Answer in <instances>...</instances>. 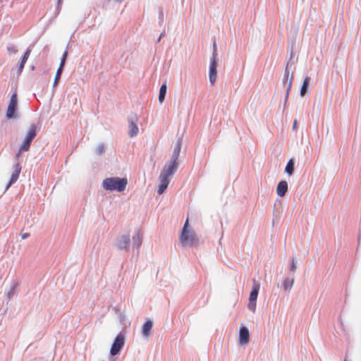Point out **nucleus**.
Masks as SVG:
<instances>
[{"label":"nucleus","mask_w":361,"mask_h":361,"mask_svg":"<svg viewBox=\"0 0 361 361\" xmlns=\"http://www.w3.org/2000/svg\"><path fill=\"white\" fill-rule=\"evenodd\" d=\"M127 184V178L118 177L107 178L102 182V186L106 190H116L118 192L124 191Z\"/></svg>","instance_id":"1"},{"label":"nucleus","mask_w":361,"mask_h":361,"mask_svg":"<svg viewBox=\"0 0 361 361\" xmlns=\"http://www.w3.org/2000/svg\"><path fill=\"white\" fill-rule=\"evenodd\" d=\"M180 242L183 245H193L198 243V238L195 231L189 228V221L186 219L185 224L183 227L180 235Z\"/></svg>","instance_id":"2"},{"label":"nucleus","mask_w":361,"mask_h":361,"mask_svg":"<svg viewBox=\"0 0 361 361\" xmlns=\"http://www.w3.org/2000/svg\"><path fill=\"white\" fill-rule=\"evenodd\" d=\"M180 152V147L179 145H177V146L174 149L173 154L170 163L169 164L168 166H166L163 169L160 174L169 178L176 171L178 166V159L179 157Z\"/></svg>","instance_id":"3"},{"label":"nucleus","mask_w":361,"mask_h":361,"mask_svg":"<svg viewBox=\"0 0 361 361\" xmlns=\"http://www.w3.org/2000/svg\"><path fill=\"white\" fill-rule=\"evenodd\" d=\"M217 51L216 44H214V50L212 53V58L209 65V81L212 85H214L216 80L217 76Z\"/></svg>","instance_id":"4"},{"label":"nucleus","mask_w":361,"mask_h":361,"mask_svg":"<svg viewBox=\"0 0 361 361\" xmlns=\"http://www.w3.org/2000/svg\"><path fill=\"white\" fill-rule=\"evenodd\" d=\"M125 341L126 338L123 334L119 333L116 336L110 349V354L111 356H115L119 353L121 348L125 345Z\"/></svg>","instance_id":"5"},{"label":"nucleus","mask_w":361,"mask_h":361,"mask_svg":"<svg viewBox=\"0 0 361 361\" xmlns=\"http://www.w3.org/2000/svg\"><path fill=\"white\" fill-rule=\"evenodd\" d=\"M254 285L252 287V290L250 294L249 298V303H248V308L249 310H252V312L255 311L256 309V301L259 293V290L260 288V284L257 282L255 280L253 281Z\"/></svg>","instance_id":"6"},{"label":"nucleus","mask_w":361,"mask_h":361,"mask_svg":"<svg viewBox=\"0 0 361 361\" xmlns=\"http://www.w3.org/2000/svg\"><path fill=\"white\" fill-rule=\"evenodd\" d=\"M36 126L35 124L31 125L29 128L28 133L26 137L20 146V151H28L32 140L36 136Z\"/></svg>","instance_id":"7"},{"label":"nucleus","mask_w":361,"mask_h":361,"mask_svg":"<svg viewBox=\"0 0 361 361\" xmlns=\"http://www.w3.org/2000/svg\"><path fill=\"white\" fill-rule=\"evenodd\" d=\"M18 104V98L16 93H13L11 95L10 102L6 111V117L8 118H12L16 116V111Z\"/></svg>","instance_id":"8"},{"label":"nucleus","mask_w":361,"mask_h":361,"mask_svg":"<svg viewBox=\"0 0 361 361\" xmlns=\"http://www.w3.org/2000/svg\"><path fill=\"white\" fill-rule=\"evenodd\" d=\"M130 239L129 235L121 236L116 243V247L118 250H127L130 246Z\"/></svg>","instance_id":"9"},{"label":"nucleus","mask_w":361,"mask_h":361,"mask_svg":"<svg viewBox=\"0 0 361 361\" xmlns=\"http://www.w3.org/2000/svg\"><path fill=\"white\" fill-rule=\"evenodd\" d=\"M250 341V333L248 329L243 326L240 329L239 342L241 345H246Z\"/></svg>","instance_id":"10"},{"label":"nucleus","mask_w":361,"mask_h":361,"mask_svg":"<svg viewBox=\"0 0 361 361\" xmlns=\"http://www.w3.org/2000/svg\"><path fill=\"white\" fill-rule=\"evenodd\" d=\"M21 171V166L19 163H17L14 166V171L11 175L10 181L8 184L6 186V190L13 184L14 183L18 178L19 174Z\"/></svg>","instance_id":"11"},{"label":"nucleus","mask_w":361,"mask_h":361,"mask_svg":"<svg viewBox=\"0 0 361 361\" xmlns=\"http://www.w3.org/2000/svg\"><path fill=\"white\" fill-rule=\"evenodd\" d=\"M160 185L157 192L159 195H161L165 190L167 188L169 183V178L164 175L160 174L159 176Z\"/></svg>","instance_id":"12"},{"label":"nucleus","mask_w":361,"mask_h":361,"mask_svg":"<svg viewBox=\"0 0 361 361\" xmlns=\"http://www.w3.org/2000/svg\"><path fill=\"white\" fill-rule=\"evenodd\" d=\"M288 191V183L286 180H281L278 183L276 192L279 197H283Z\"/></svg>","instance_id":"13"},{"label":"nucleus","mask_w":361,"mask_h":361,"mask_svg":"<svg viewBox=\"0 0 361 361\" xmlns=\"http://www.w3.org/2000/svg\"><path fill=\"white\" fill-rule=\"evenodd\" d=\"M153 326V323L150 320H147L142 326V333L145 338L150 336V332Z\"/></svg>","instance_id":"14"},{"label":"nucleus","mask_w":361,"mask_h":361,"mask_svg":"<svg viewBox=\"0 0 361 361\" xmlns=\"http://www.w3.org/2000/svg\"><path fill=\"white\" fill-rule=\"evenodd\" d=\"M129 128H130L129 135L130 137H134V136L137 135L139 130H138V127L137 126L135 123L130 121Z\"/></svg>","instance_id":"15"},{"label":"nucleus","mask_w":361,"mask_h":361,"mask_svg":"<svg viewBox=\"0 0 361 361\" xmlns=\"http://www.w3.org/2000/svg\"><path fill=\"white\" fill-rule=\"evenodd\" d=\"M167 86L166 83L162 84L159 90V102L162 103L165 99Z\"/></svg>","instance_id":"16"},{"label":"nucleus","mask_w":361,"mask_h":361,"mask_svg":"<svg viewBox=\"0 0 361 361\" xmlns=\"http://www.w3.org/2000/svg\"><path fill=\"white\" fill-rule=\"evenodd\" d=\"M309 83H310V78L306 77L303 81L302 85L300 89V95L302 97H303L305 94L307 87H308V85H309Z\"/></svg>","instance_id":"17"},{"label":"nucleus","mask_w":361,"mask_h":361,"mask_svg":"<svg viewBox=\"0 0 361 361\" xmlns=\"http://www.w3.org/2000/svg\"><path fill=\"white\" fill-rule=\"evenodd\" d=\"M294 171V161L293 159H290L286 166L285 171L288 175H292Z\"/></svg>","instance_id":"18"},{"label":"nucleus","mask_w":361,"mask_h":361,"mask_svg":"<svg viewBox=\"0 0 361 361\" xmlns=\"http://www.w3.org/2000/svg\"><path fill=\"white\" fill-rule=\"evenodd\" d=\"M62 71H63V69L58 68L57 71L55 75L54 83H53L54 87H56L58 85V83L60 80V78H61Z\"/></svg>","instance_id":"19"},{"label":"nucleus","mask_w":361,"mask_h":361,"mask_svg":"<svg viewBox=\"0 0 361 361\" xmlns=\"http://www.w3.org/2000/svg\"><path fill=\"white\" fill-rule=\"evenodd\" d=\"M134 244L137 246V247H139L142 243V239L139 234H137L136 235L133 236V238Z\"/></svg>","instance_id":"20"},{"label":"nucleus","mask_w":361,"mask_h":361,"mask_svg":"<svg viewBox=\"0 0 361 361\" xmlns=\"http://www.w3.org/2000/svg\"><path fill=\"white\" fill-rule=\"evenodd\" d=\"M67 56H68V51H64L62 59L61 60V63H60V65L59 67V68L63 69Z\"/></svg>","instance_id":"21"},{"label":"nucleus","mask_w":361,"mask_h":361,"mask_svg":"<svg viewBox=\"0 0 361 361\" xmlns=\"http://www.w3.org/2000/svg\"><path fill=\"white\" fill-rule=\"evenodd\" d=\"M293 282H294L293 279H292L291 281L286 279L283 283L284 288L286 290L290 288L293 284Z\"/></svg>","instance_id":"22"},{"label":"nucleus","mask_w":361,"mask_h":361,"mask_svg":"<svg viewBox=\"0 0 361 361\" xmlns=\"http://www.w3.org/2000/svg\"><path fill=\"white\" fill-rule=\"evenodd\" d=\"M30 53H31V49H27V51L25 52L21 61H23V63H26L30 55Z\"/></svg>","instance_id":"23"},{"label":"nucleus","mask_w":361,"mask_h":361,"mask_svg":"<svg viewBox=\"0 0 361 361\" xmlns=\"http://www.w3.org/2000/svg\"><path fill=\"white\" fill-rule=\"evenodd\" d=\"M104 152V145L103 144L99 145L96 149V153L97 155H102Z\"/></svg>","instance_id":"24"},{"label":"nucleus","mask_w":361,"mask_h":361,"mask_svg":"<svg viewBox=\"0 0 361 361\" xmlns=\"http://www.w3.org/2000/svg\"><path fill=\"white\" fill-rule=\"evenodd\" d=\"M295 269H296V260L293 259L292 260L290 266V270L291 271H295Z\"/></svg>","instance_id":"25"},{"label":"nucleus","mask_w":361,"mask_h":361,"mask_svg":"<svg viewBox=\"0 0 361 361\" xmlns=\"http://www.w3.org/2000/svg\"><path fill=\"white\" fill-rule=\"evenodd\" d=\"M25 63H23V61H21V62L20 63V66L18 67V72H19V73H20L23 71V70L24 68V66H25Z\"/></svg>","instance_id":"26"},{"label":"nucleus","mask_w":361,"mask_h":361,"mask_svg":"<svg viewBox=\"0 0 361 361\" xmlns=\"http://www.w3.org/2000/svg\"><path fill=\"white\" fill-rule=\"evenodd\" d=\"M293 78V75H291L290 79V80L288 82V90H287L288 92L290 91V90L291 88Z\"/></svg>","instance_id":"27"},{"label":"nucleus","mask_w":361,"mask_h":361,"mask_svg":"<svg viewBox=\"0 0 361 361\" xmlns=\"http://www.w3.org/2000/svg\"><path fill=\"white\" fill-rule=\"evenodd\" d=\"M297 126H298V121H297V120H295L293 122V130H296Z\"/></svg>","instance_id":"28"},{"label":"nucleus","mask_w":361,"mask_h":361,"mask_svg":"<svg viewBox=\"0 0 361 361\" xmlns=\"http://www.w3.org/2000/svg\"><path fill=\"white\" fill-rule=\"evenodd\" d=\"M29 235H30V234H29V233H26L23 234V235H21V237H22V239H25V238H28V237H29Z\"/></svg>","instance_id":"29"},{"label":"nucleus","mask_w":361,"mask_h":361,"mask_svg":"<svg viewBox=\"0 0 361 361\" xmlns=\"http://www.w3.org/2000/svg\"><path fill=\"white\" fill-rule=\"evenodd\" d=\"M8 51L9 52H13V53H16L17 52V50L13 49L11 48V47H8Z\"/></svg>","instance_id":"30"},{"label":"nucleus","mask_w":361,"mask_h":361,"mask_svg":"<svg viewBox=\"0 0 361 361\" xmlns=\"http://www.w3.org/2000/svg\"><path fill=\"white\" fill-rule=\"evenodd\" d=\"M23 151H20V148L19 149V151L16 154V158L18 159L21 154V153L23 152Z\"/></svg>","instance_id":"31"},{"label":"nucleus","mask_w":361,"mask_h":361,"mask_svg":"<svg viewBox=\"0 0 361 361\" xmlns=\"http://www.w3.org/2000/svg\"><path fill=\"white\" fill-rule=\"evenodd\" d=\"M164 35V32H162L159 38V41L160 40V39L161 38V37H163Z\"/></svg>","instance_id":"32"},{"label":"nucleus","mask_w":361,"mask_h":361,"mask_svg":"<svg viewBox=\"0 0 361 361\" xmlns=\"http://www.w3.org/2000/svg\"><path fill=\"white\" fill-rule=\"evenodd\" d=\"M288 73H286V79H288Z\"/></svg>","instance_id":"33"},{"label":"nucleus","mask_w":361,"mask_h":361,"mask_svg":"<svg viewBox=\"0 0 361 361\" xmlns=\"http://www.w3.org/2000/svg\"><path fill=\"white\" fill-rule=\"evenodd\" d=\"M344 361H347L346 360H344Z\"/></svg>","instance_id":"34"}]
</instances>
